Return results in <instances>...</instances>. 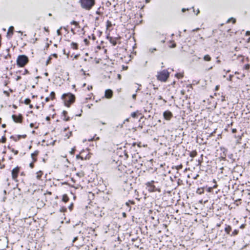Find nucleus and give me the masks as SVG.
<instances>
[{"label": "nucleus", "mask_w": 250, "mask_h": 250, "mask_svg": "<svg viewBox=\"0 0 250 250\" xmlns=\"http://www.w3.org/2000/svg\"><path fill=\"white\" fill-rule=\"evenodd\" d=\"M28 73V71L27 69H24V72L23 73V75H25Z\"/></svg>", "instance_id": "29"}, {"label": "nucleus", "mask_w": 250, "mask_h": 250, "mask_svg": "<svg viewBox=\"0 0 250 250\" xmlns=\"http://www.w3.org/2000/svg\"><path fill=\"white\" fill-rule=\"evenodd\" d=\"M31 102V100L29 99H26L24 100V103L26 104H29Z\"/></svg>", "instance_id": "18"}, {"label": "nucleus", "mask_w": 250, "mask_h": 250, "mask_svg": "<svg viewBox=\"0 0 250 250\" xmlns=\"http://www.w3.org/2000/svg\"><path fill=\"white\" fill-rule=\"evenodd\" d=\"M132 97V98L135 100L136 97V94H133Z\"/></svg>", "instance_id": "35"}, {"label": "nucleus", "mask_w": 250, "mask_h": 250, "mask_svg": "<svg viewBox=\"0 0 250 250\" xmlns=\"http://www.w3.org/2000/svg\"><path fill=\"white\" fill-rule=\"evenodd\" d=\"M78 57V55H76L74 56V58H75V59H77Z\"/></svg>", "instance_id": "54"}, {"label": "nucleus", "mask_w": 250, "mask_h": 250, "mask_svg": "<svg viewBox=\"0 0 250 250\" xmlns=\"http://www.w3.org/2000/svg\"><path fill=\"white\" fill-rule=\"evenodd\" d=\"M77 239V237H75L73 240V242H74L75 241H76Z\"/></svg>", "instance_id": "56"}, {"label": "nucleus", "mask_w": 250, "mask_h": 250, "mask_svg": "<svg viewBox=\"0 0 250 250\" xmlns=\"http://www.w3.org/2000/svg\"><path fill=\"white\" fill-rule=\"evenodd\" d=\"M82 72H83V75H85V71L83 70V69H82L81 70Z\"/></svg>", "instance_id": "42"}, {"label": "nucleus", "mask_w": 250, "mask_h": 250, "mask_svg": "<svg viewBox=\"0 0 250 250\" xmlns=\"http://www.w3.org/2000/svg\"><path fill=\"white\" fill-rule=\"evenodd\" d=\"M149 191L150 192H152V191H154V190L152 189V188H150V189L149 190Z\"/></svg>", "instance_id": "57"}, {"label": "nucleus", "mask_w": 250, "mask_h": 250, "mask_svg": "<svg viewBox=\"0 0 250 250\" xmlns=\"http://www.w3.org/2000/svg\"><path fill=\"white\" fill-rule=\"evenodd\" d=\"M44 75H45L46 76H48V73H45Z\"/></svg>", "instance_id": "64"}, {"label": "nucleus", "mask_w": 250, "mask_h": 250, "mask_svg": "<svg viewBox=\"0 0 250 250\" xmlns=\"http://www.w3.org/2000/svg\"><path fill=\"white\" fill-rule=\"evenodd\" d=\"M216 62H217V63H220V60H217V61H216Z\"/></svg>", "instance_id": "60"}, {"label": "nucleus", "mask_w": 250, "mask_h": 250, "mask_svg": "<svg viewBox=\"0 0 250 250\" xmlns=\"http://www.w3.org/2000/svg\"><path fill=\"white\" fill-rule=\"evenodd\" d=\"M203 190V188H198V190L200 191V190Z\"/></svg>", "instance_id": "62"}, {"label": "nucleus", "mask_w": 250, "mask_h": 250, "mask_svg": "<svg viewBox=\"0 0 250 250\" xmlns=\"http://www.w3.org/2000/svg\"><path fill=\"white\" fill-rule=\"evenodd\" d=\"M212 68V66H211L210 67H209L208 69H207V71H208Z\"/></svg>", "instance_id": "46"}, {"label": "nucleus", "mask_w": 250, "mask_h": 250, "mask_svg": "<svg viewBox=\"0 0 250 250\" xmlns=\"http://www.w3.org/2000/svg\"><path fill=\"white\" fill-rule=\"evenodd\" d=\"M163 116L166 120H169L172 116V114L169 111H166L163 113Z\"/></svg>", "instance_id": "6"}, {"label": "nucleus", "mask_w": 250, "mask_h": 250, "mask_svg": "<svg viewBox=\"0 0 250 250\" xmlns=\"http://www.w3.org/2000/svg\"><path fill=\"white\" fill-rule=\"evenodd\" d=\"M231 21H232V22H233V23H234L236 22V20H235V19H234V18H229V19L228 20L227 22H229Z\"/></svg>", "instance_id": "16"}, {"label": "nucleus", "mask_w": 250, "mask_h": 250, "mask_svg": "<svg viewBox=\"0 0 250 250\" xmlns=\"http://www.w3.org/2000/svg\"><path fill=\"white\" fill-rule=\"evenodd\" d=\"M207 189H208V192H210V191H211V188H207Z\"/></svg>", "instance_id": "53"}, {"label": "nucleus", "mask_w": 250, "mask_h": 250, "mask_svg": "<svg viewBox=\"0 0 250 250\" xmlns=\"http://www.w3.org/2000/svg\"><path fill=\"white\" fill-rule=\"evenodd\" d=\"M62 116H63V120L65 121H68L69 120V117H67L66 118V115L67 114V112L66 111H63L62 113Z\"/></svg>", "instance_id": "11"}, {"label": "nucleus", "mask_w": 250, "mask_h": 250, "mask_svg": "<svg viewBox=\"0 0 250 250\" xmlns=\"http://www.w3.org/2000/svg\"><path fill=\"white\" fill-rule=\"evenodd\" d=\"M62 98L65 104L67 106H69L75 100L74 95L71 93L63 94Z\"/></svg>", "instance_id": "1"}, {"label": "nucleus", "mask_w": 250, "mask_h": 250, "mask_svg": "<svg viewBox=\"0 0 250 250\" xmlns=\"http://www.w3.org/2000/svg\"><path fill=\"white\" fill-rule=\"evenodd\" d=\"M42 174V173L41 171H40L37 172V178L38 179H39L41 177Z\"/></svg>", "instance_id": "15"}, {"label": "nucleus", "mask_w": 250, "mask_h": 250, "mask_svg": "<svg viewBox=\"0 0 250 250\" xmlns=\"http://www.w3.org/2000/svg\"><path fill=\"white\" fill-rule=\"evenodd\" d=\"M236 129H232V132H233V133H234V132H236Z\"/></svg>", "instance_id": "51"}, {"label": "nucleus", "mask_w": 250, "mask_h": 250, "mask_svg": "<svg viewBox=\"0 0 250 250\" xmlns=\"http://www.w3.org/2000/svg\"><path fill=\"white\" fill-rule=\"evenodd\" d=\"M231 78H232V76H231V75H230V76H229V81H231Z\"/></svg>", "instance_id": "48"}, {"label": "nucleus", "mask_w": 250, "mask_h": 250, "mask_svg": "<svg viewBox=\"0 0 250 250\" xmlns=\"http://www.w3.org/2000/svg\"><path fill=\"white\" fill-rule=\"evenodd\" d=\"M199 13V10H198L197 11L196 15H197Z\"/></svg>", "instance_id": "63"}, {"label": "nucleus", "mask_w": 250, "mask_h": 250, "mask_svg": "<svg viewBox=\"0 0 250 250\" xmlns=\"http://www.w3.org/2000/svg\"><path fill=\"white\" fill-rule=\"evenodd\" d=\"M72 207H73V204H71V205L69 206V208H70V209H72Z\"/></svg>", "instance_id": "49"}, {"label": "nucleus", "mask_w": 250, "mask_h": 250, "mask_svg": "<svg viewBox=\"0 0 250 250\" xmlns=\"http://www.w3.org/2000/svg\"><path fill=\"white\" fill-rule=\"evenodd\" d=\"M13 30H14L13 26H10L8 30L7 36L9 35L10 37H11L13 34Z\"/></svg>", "instance_id": "10"}, {"label": "nucleus", "mask_w": 250, "mask_h": 250, "mask_svg": "<svg viewBox=\"0 0 250 250\" xmlns=\"http://www.w3.org/2000/svg\"><path fill=\"white\" fill-rule=\"evenodd\" d=\"M131 116L133 118H136L137 116V114L135 112H133L131 113Z\"/></svg>", "instance_id": "26"}, {"label": "nucleus", "mask_w": 250, "mask_h": 250, "mask_svg": "<svg viewBox=\"0 0 250 250\" xmlns=\"http://www.w3.org/2000/svg\"><path fill=\"white\" fill-rule=\"evenodd\" d=\"M12 118L14 121L16 123H21L22 121V116L21 115H19V116H17L15 115H13L12 116Z\"/></svg>", "instance_id": "7"}, {"label": "nucleus", "mask_w": 250, "mask_h": 250, "mask_svg": "<svg viewBox=\"0 0 250 250\" xmlns=\"http://www.w3.org/2000/svg\"><path fill=\"white\" fill-rule=\"evenodd\" d=\"M76 158L77 159H79V158H81L82 160L83 159V157H82L81 156H80V155H77L76 156Z\"/></svg>", "instance_id": "31"}, {"label": "nucleus", "mask_w": 250, "mask_h": 250, "mask_svg": "<svg viewBox=\"0 0 250 250\" xmlns=\"http://www.w3.org/2000/svg\"><path fill=\"white\" fill-rule=\"evenodd\" d=\"M199 29V28H196V29H193V30H192V31H197V30H198Z\"/></svg>", "instance_id": "45"}, {"label": "nucleus", "mask_w": 250, "mask_h": 250, "mask_svg": "<svg viewBox=\"0 0 250 250\" xmlns=\"http://www.w3.org/2000/svg\"><path fill=\"white\" fill-rule=\"evenodd\" d=\"M113 92L111 89H106L105 91L104 96L106 98L110 99L112 97Z\"/></svg>", "instance_id": "8"}, {"label": "nucleus", "mask_w": 250, "mask_h": 250, "mask_svg": "<svg viewBox=\"0 0 250 250\" xmlns=\"http://www.w3.org/2000/svg\"><path fill=\"white\" fill-rule=\"evenodd\" d=\"M175 76L178 78H182L183 77V74H181V73H177L175 75Z\"/></svg>", "instance_id": "17"}, {"label": "nucleus", "mask_w": 250, "mask_h": 250, "mask_svg": "<svg viewBox=\"0 0 250 250\" xmlns=\"http://www.w3.org/2000/svg\"><path fill=\"white\" fill-rule=\"evenodd\" d=\"M5 141V138H3L2 139V142H4Z\"/></svg>", "instance_id": "59"}, {"label": "nucleus", "mask_w": 250, "mask_h": 250, "mask_svg": "<svg viewBox=\"0 0 250 250\" xmlns=\"http://www.w3.org/2000/svg\"><path fill=\"white\" fill-rule=\"evenodd\" d=\"M11 151L12 152L14 153V154H16V155H17V154L18 153V150H15L14 148H12V149H11Z\"/></svg>", "instance_id": "23"}, {"label": "nucleus", "mask_w": 250, "mask_h": 250, "mask_svg": "<svg viewBox=\"0 0 250 250\" xmlns=\"http://www.w3.org/2000/svg\"><path fill=\"white\" fill-rule=\"evenodd\" d=\"M50 60H51V58H49L47 60L46 62V65H47V64L49 63V61H50Z\"/></svg>", "instance_id": "36"}, {"label": "nucleus", "mask_w": 250, "mask_h": 250, "mask_svg": "<svg viewBox=\"0 0 250 250\" xmlns=\"http://www.w3.org/2000/svg\"><path fill=\"white\" fill-rule=\"evenodd\" d=\"M29 107H30V108H33V105L30 104V105H29Z\"/></svg>", "instance_id": "55"}, {"label": "nucleus", "mask_w": 250, "mask_h": 250, "mask_svg": "<svg viewBox=\"0 0 250 250\" xmlns=\"http://www.w3.org/2000/svg\"><path fill=\"white\" fill-rule=\"evenodd\" d=\"M3 93L7 96H9V93L8 92L6 91H3Z\"/></svg>", "instance_id": "27"}, {"label": "nucleus", "mask_w": 250, "mask_h": 250, "mask_svg": "<svg viewBox=\"0 0 250 250\" xmlns=\"http://www.w3.org/2000/svg\"><path fill=\"white\" fill-rule=\"evenodd\" d=\"M82 72H83V75H85V71L83 70V69H82L81 70Z\"/></svg>", "instance_id": "41"}, {"label": "nucleus", "mask_w": 250, "mask_h": 250, "mask_svg": "<svg viewBox=\"0 0 250 250\" xmlns=\"http://www.w3.org/2000/svg\"><path fill=\"white\" fill-rule=\"evenodd\" d=\"M20 169V167L17 166L12 170V179L15 181H16V179L18 177V174L19 173Z\"/></svg>", "instance_id": "5"}, {"label": "nucleus", "mask_w": 250, "mask_h": 250, "mask_svg": "<svg viewBox=\"0 0 250 250\" xmlns=\"http://www.w3.org/2000/svg\"><path fill=\"white\" fill-rule=\"evenodd\" d=\"M204 60L208 62L210 61L211 60V57L209 55H206L204 57Z\"/></svg>", "instance_id": "12"}, {"label": "nucleus", "mask_w": 250, "mask_h": 250, "mask_svg": "<svg viewBox=\"0 0 250 250\" xmlns=\"http://www.w3.org/2000/svg\"><path fill=\"white\" fill-rule=\"evenodd\" d=\"M30 126V127H32L34 126V124L33 123H31Z\"/></svg>", "instance_id": "47"}, {"label": "nucleus", "mask_w": 250, "mask_h": 250, "mask_svg": "<svg viewBox=\"0 0 250 250\" xmlns=\"http://www.w3.org/2000/svg\"><path fill=\"white\" fill-rule=\"evenodd\" d=\"M250 35V31H248L246 33V36H249Z\"/></svg>", "instance_id": "33"}, {"label": "nucleus", "mask_w": 250, "mask_h": 250, "mask_svg": "<svg viewBox=\"0 0 250 250\" xmlns=\"http://www.w3.org/2000/svg\"><path fill=\"white\" fill-rule=\"evenodd\" d=\"M37 154H38V152H35L34 153H32V154H31V156H32V157H33V159H34V158H33V156H35V155H37Z\"/></svg>", "instance_id": "28"}, {"label": "nucleus", "mask_w": 250, "mask_h": 250, "mask_svg": "<svg viewBox=\"0 0 250 250\" xmlns=\"http://www.w3.org/2000/svg\"><path fill=\"white\" fill-rule=\"evenodd\" d=\"M30 167H31V168H33V166H34V165H33V163H31L29 165Z\"/></svg>", "instance_id": "38"}, {"label": "nucleus", "mask_w": 250, "mask_h": 250, "mask_svg": "<svg viewBox=\"0 0 250 250\" xmlns=\"http://www.w3.org/2000/svg\"><path fill=\"white\" fill-rule=\"evenodd\" d=\"M75 148H73L71 149V151H70V153L72 155L74 154V152H75Z\"/></svg>", "instance_id": "24"}, {"label": "nucleus", "mask_w": 250, "mask_h": 250, "mask_svg": "<svg viewBox=\"0 0 250 250\" xmlns=\"http://www.w3.org/2000/svg\"><path fill=\"white\" fill-rule=\"evenodd\" d=\"M71 24H74L75 25H77L78 24V22L76 21H73L71 22Z\"/></svg>", "instance_id": "25"}, {"label": "nucleus", "mask_w": 250, "mask_h": 250, "mask_svg": "<svg viewBox=\"0 0 250 250\" xmlns=\"http://www.w3.org/2000/svg\"><path fill=\"white\" fill-rule=\"evenodd\" d=\"M186 10H187V9L185 8H183L182 10V12H185Z\"/></svg>", "instance_id": "50"}, {"label": "nucleus", "mask_w": 250, "mask_h": 250, "mask_svg": "<svg viewBox=\"0 0 250 250\" xmlns=\"http://www.w3.org/2000/svg\"><path fill=\"white\" fill-rule=\"evenodd\" d=\"M71 47L73 48L74 49H78V44L76 43L75 42H72L71 44Z\"/></svg>", "instance_id": "13"}, {"label": "nucleus", "mask_w": 250, "mask_h": 250, "mask_svg": "<svg viewBox=\"0 0 250 250\" xmlns=\"http://www.w3.org/2000/svg\"><path fill=\"white\" fill-rule=\"evenodd\" d=\"M49 100H50V98H49V97H46V98H45V101H46V102H48V101H49Z\"/></svg>", "instance_id": "37"}, {"label": "nucleus", "mask_w": 250, "mask_h": 250, "mask_svg": "<svg viewBox=\"0 0 250 250\" xmlns=\"http://www.w3.org/2000/svg\"><path fill=\"white\" fill-rule=\"evenodd\" d=\"M62 200L66 203L68 201V197L66 195H63L62 196Z\"/></svg>", "instance_id": "14"}, {"label": "nucleus", "mask_w": 250, "mask_h": 250, "mask_svg": "<svg viewBox=\"0 0 250 250\" xmlns=\"http://www.w3.org/2000/svg\"><path fill=\"white\" fill-rule=\"evenodd\" d=\"M93 140H94V137L88 139L87 141L89 142H90V141H92Z\"/></svg>", "instance_id": "34"}, {"label": "nucleus", "mask_w": 250, "mask_h": 250, "mask_svg": "<svg viewBox=\"0 0 250 250\" xmlns=\"http://www.w3.org/2000/svg\"><path fill=\"white\" fill-rule=\"evenodd\" d=\"M169 72L167 70H163L158 72L157 79L161 82H166L169 77Z\"/></svg>", "instance_id": "3"}, {"label": "nucleus", "mask_w": 250, "mask_h": 250, "mask_svg": "<svg viewBox=\"0 0 250 250\" xmlns=\"http://www.w3.org/2000/svg\"><path fill=\"white\" fill-rule=\"evenodd\" d=\"M62 28V27H61L60 28V29H58L57 31V33L58 35H59V36L61 35V29Z\"/></svg>", "instance_id": "21"}, {"label": "nucleus", "mask_w": 250, "mask_h": 250, "mask_svg": "<svg viewBox=\"0 0 250 250\" xmlns=\"http://www.w3.org/2000/svg\"><path fill=\"white\" fill-rule=\"evenodd\" d=\"M157 183V182H155L154 180H151L150 182H148L146 183V185L147 187H150L151 188H155V185H154V183Z\"/></svg>", "instance_id": "9"}, {"label": "nucleus", "mask_w": 250, "mask_h": 250, "mask_svg": "<svg viewBox=\"0 0 250 250\" xmlns=\"http://www.w3.org/2000/svg\"><path fill=\"white\" fill-rule=\"evenodd\" d=\"M21 79V76H18L16 78V81H19V80H20Z\"/></svg>", "instance_id": "39"}, {"label": "nucleus", "mask_w": 250, "mask_h": 250, "mask_svg": "<svg viewBox=\"0 0 250 250\" xmlns=\"http://www.w3.org/2000/svg\"><path fill=\"white\" fill-rule=\"evenodd\" d=\"M156 48H150L149 49V51L151 52V53H153L154 51L156 50Z\"/></svg>", "instance_id": "30"}, {"label": "nucleus", "mask_w": 250, "mask_h": 250, "mask_svg": "<svg viewBox=\"0 0 250 250\" xmlns=\"http://www.w3.org/2000/svg\"><path fill=\"white\" fill-rule=\"evenodd\" d=\"M81 6L83 8L89 10L95 3L94 0H80Z\"/></svg>", "instance_id": "4"}, {"label": "nucleus", "mask_w": 250, "mask_h": 250, "mask_svg": "<svg viewBox=\"0 0 250 250\" xmlns=\"http://www.w3.org/2000/svg\"><path fill=\"white\" fill-rule=\"evenodd\" d=\"M250 64H246L245 66H244V69H246V70H248L250 69Z\"/></svg>", "instance_id": "22"}, {"label": "nucleus", "mask_w": 250, "mask_h": 250, "mask_svg": "<svg viewBox=\"0 0 250 250\" xmlns=\"http://www.w3.org/2000/svg\"><path fill=\"white\" fill-rule=\"evenodd\" d=\"M229 229H230V227H229V228H226L225 229V230H226V231H227V232H228V233H229Z\"/></svg>", "instance_id": "32"}, {"label": "nucleus", "mask_w": 250, "mask_h": 250, "mask_svg": "<svg viewBox=\"0 0 250 250\" xmlns=\"http://www.w3.org/2000/svg\"><path fill=\"white\" fill-rule=\"evenodd\" d=\"M176 46V44L175 43H174L170 47H172V48H174Z\"/></svg>", "instance_id": "40"}, {"label": "nucleus", "mask_w": 250, "mask_h": 250, "mask_svg": "<svg viewBox=\"0 0 250 250\" xmlns=\"http://www.w3.org/2000/svg\"><path fill=\"white\" fill-rule=\"evenodd\" d=\"M112 43L113 44V45H116V42H115H115H112Z\"/></svg>", "instance_id": "52"}, {"label": "nucleus", "mask_w": 250, "mask_h": 250, "mask_svg": "<svg viewBox=\"0 0 250 250\" xmlns=\"http://www.w3.org/2000/svg\"><path fill=\"white\" fill-rule=\"evenodd\" d=\"M55 94L54 92H51L50 93V96L52 99H53L55 98Z\"/></svg>", "instance_id": "20"}, {"label": "nucleus", "mask_w": 250, "mask_h": 250, "mask_svg": "<svg viewBox=\"0 0 250 250\" xmlns=\"http://www.w3.org/2000/svg\"><path fill=\"white\" fill-rule=\"evenodd\" d=\"M218 88H219V85L216 86V87H215V90L216 91L218 89Z\"/></svg>", "instance_id": "44"}, {"label": "nucleus", "mask_w": 250, "mask_h": 250, "mask_svg": "<svg viewBox=\"0 0 250 250\" xmlns=\"http://www.w3.org/2000/svg\"><path fill=\"white\" fill-rule=\"evenodd\" d=\"M225 101V97H223V98L222 99V101Z\"/></svg>", "instance_id": "58"}, {"label": "nucleus", "mask_w": 250, "mask_h": 250, "mask_svg": "<svg viewBox=\"0 0 250 250\" xmlns=\"http://www.w3.org/2000/svg\"><path fill=\"white\" fill-rule=\"evenodd\" d=\"M2 127H5V124H3L2 125Z\"/></svg>", "instance_id": "61"}, {"label": "nucleus", "mask_w": 250, "mask_h": 250, "mask_svg": "<svg viewBox=\"0 0 250 250\" xmlns=\"http://www.w3.org/2000/svg\"><path fill=\"white\" fill-rule=\"evenodd\" d=\"M82 72H83V75H85V71L83 70V69H82L81 70Z\"/></svg>", "instance_id": "43"}, {"label": "nucleus", "mask_w": 250, "mask_h": 250, "mask_svg": "<svg viewBox=\"0 0 250 250\" xmlns=\"http://www.w3.org/2000/svg\"><path fill=\"white\" fill-rule=\"evenodd\" d=\"M196 152L195 151H192L190 153V156L192 157H194L196 156Z\"/></svg>", "instance_id": "19"}, {"label": "nucleus", "mask_w": 250, "mask_h": 250, "mask_svg": "<svg viewBox=\"0 0 250 250\" xmlns=\"http://www.w3.org/2000/svg\"><path fill=\"white\" fill-rule=\"evenodd\" d=\"M28 58L26 56L24 55H19L17 59V64L19 67H23L28 63Z\"/></svg>", "instance_id": "2"}]
</instances>
